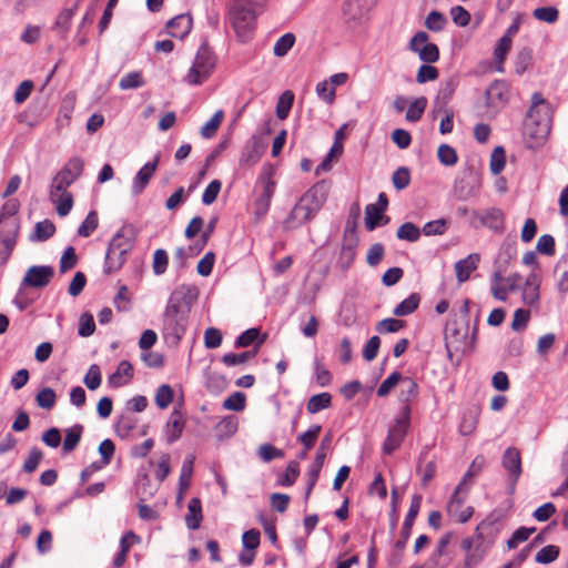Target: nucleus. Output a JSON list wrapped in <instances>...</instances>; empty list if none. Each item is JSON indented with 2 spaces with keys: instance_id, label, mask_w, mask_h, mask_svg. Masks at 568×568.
Listing matches in <instances>:
<instances>
[{
  "instance_id": "obj_1",
  "label": "nucleus",
  "mask_w": 568,
  "mask_h": 568,
  "mask_svg": "<svg viewBox=\"0 0 568 568\" xmlns=\"http://www.w3.org/2000/svg\"><path fill=\"white\" fill-rule=\"evenodd\" d=\"M328 191L329 186L325 181H320L310 187L283 221V227L295 230L313 220L326 202Z\"/></svg>"
},
{
  "instance_id": "obj_2",
  "label": "nucleus",
  "mask_w": 568,
  "mask_h": 568,
  "mask_svg": "<svg viewBox=\"0 0 568 568\" xmlns=\"http://www.w3.org/2000/svg\"><path fill=\"white\" fill-rule=\"evenodd\" d=\"M266 0H233L229 7V20L242 42L252 38L256 18L265 8Z\"/></svg>"
},
{
  "instance_id": "obj_3",
  "label": "nucleus",
  "mask_w": 568,
  "mask_h": 568,
  "mask_svg": "<svg viewBox=\"0 0 568 568\" xmlns=\"http://www.w3.org/2000/svg\"><path fill=\"white\" fill-rule=\"evenodd\" d=\"M133 248V237L129 230L121 227L111 239L104 260V273L111 274L122 267L126 261V254Z\"/></svg>"
},
{
  "instance_id": "obj_4",
  "label": "nucleus",
  "mask_w": 568,
  "mask_h": 568,
  "mask_svg": "<svg viewBox=\"0 0 568 568\" xmlns=\"http://www.w3.org/2000/svg\"><path fill=\"white\" fill-rule=\"evenodd\" d=\"M550 114L527 111L523 126L524 143L528 149H538L544 145L550 133Z\"/></svg>"
},
{
  "instance_id": "obj_5",
  "label": "nucleus",
  "mask_w": 568,
  "mask_h": 568,
  "mask_svg": "<svg viewBox=\"0 0 568 568\" xmlns=\"http://www.w3.org/2000/svg\"><path fill=\"white\" fill-rule=\"evenodd\" d=\"M214 67L215 57L213 51L206 43H202L185 78L186 82L193 85L203 83L211 75Z\"/></svg>"
},
{
  "instance_id": "obj_6",
  "label": "nucleus",
  "mask_w": 568,
  "mask_h": 568,
  "mask_svg": "<svg viewBox=\"0 0 568 568\" xmlns=\"http://www.w3.org/2000/svg\"><path fill=\"white\" fill-rule=\"evenodd\" d=\"M410 426V407L404 405L394 423L389 425L387 436L383 444V453L393 454L403 443Z\"/></svg>"
},
{
  "instance_id": "obj_7",
  "label": "nucleus",
  "mask_w": 568,
  "mask_h": 568,
  "mask_svg": "<svg viewBox=\"0 0 568 568\" xmlns=\"http://www.w3.org/2000/svg\"><path fill=\"white\" fill-rule=\"evenodd\" d=\"M189 314L181 311H165L163 313L162 334L166 343L176 346L184 336L187 327Z\"/></svg>"
},
{
  "instance_id": "obj_8",
  "label": "nucleus",
  "mask_w": 568,
  "mask_h": 568,
  "mask_svg": "<svg viewBox=\"0 0 568 568\" xmlns=\"http://www.w3.org/2000/svg\"><path fill=\"white\" fill-rule=\"evenodd\" d=\"M509 84L505 80L493 81L484 93V106L488 115H496L509 101Z\"/></svg>"
},
{
  "instance_id": "obj_9",
  "label": "nucleus",
  "mask_w": 568,
  "mask_h": 568,
  "mask_svg": "<svg viewBox=\"0 0 568 568\" xmlns=\"http://www.w3.org/2000/svg\"><path fill=\"white\" fill-rule=\"evenodd\" d=\"M83 169L84 161L82 158H71L52 179L51 185H53V190L65 191L81 176Z\"/></svg>"
},
{
  "instance_id": "obj_10",
  "label": "nucleus",
  "mask_w": 568,
  "mask_h": 568,
  "mask_svg": "<svg viewBox=\"0 0 568 568\" xmlns=\"http://www.w3.org/2000/svg\"><path fill=\"white\" fill-rule=\"evenodd\" d=\"M423 497L422 495L415 494L412 497L410 506L403 523L399 538L396 540L394 548L396 551L397 560H400L402 554L406 547V544L412 535V529L415 523L416 517L420 510Z\"/></svg>"
},
{
  "instance_id": "obj_11",
  "label": "nucleus",
  "mask_w": 568,
  "mask_h": 568,
  "mask_svg": "<svg viewBox=\"0 0 568 568\" xmlns=\"http://www.w3.org/2000/svg\"><path fill=\"white\" fill-rule=\"evenodd\" d=\"M197 297V288L193 285L181 284L169 296L165 311H181L190 313L191 305Z\"/></svg>"
},
{
  "instance_id": "obj_12",
  "label": "nucleus",
  "mask_w": 568,
  "mask_h": 568,
  "mask_svg": "<svg viewBox=\"0 0 568 568\" xmlns=\"http://www.w3.org/2000/svg\"><path fill=\"white\" fill-rule=\"evenodd\" d=\"M454 534L445 532L437 541L435 549L420 568H447L454 558V552L448 548Z\"/></svg>"
},
{
  "instance_id": "obj_13",
  "label": "nucleus",
  "mask_w": 568,
  "mask_h": 568,
  "mask_svg": "<svg viewBox=\"0 0 568 568\" xmlns=\"http://www.w3.org/2000/svg\"><path fill=\"white\" fill-rule=\"evenodd\" d=\"M428 34L425 31H418L410 39L408 49L418 54V58L425 63H435L439 60V49L437 44L428 42Z\"/></svg>"
},
{
  "instance_id": "obj_14",
  "label": "nucleus",
  "mask_w": 568,
  "mask_h": 568,
  "mask_svg": "<svg viewBox=\"0 0 568 568\" xmlns=\"http://www.w3.org/2000/svg\"><path fill=\"white\" fill-rule=\"evenodd\" d=\"M54 276V268L50 265H33L29 267L21 281V287L42 288L49 285Z\"/></svg>"
},
{
  "instance_id": "obj_15",
  "label": "nucleus",
  "mask_w": 568,
  "mask_h": 568,
  "mask_svg": "<svg viewBox=\"0 0 568 568\" xmlns=\"http://www.w3.org/2000/svg\"><path fill=\"white\" fill-rule=\"evenodd\" d=\"M258 182L263 185V191L255 201V210L257 214H265L270 209L276 185L275 181L272 179V171L264 169L258 178Z\"/></svg>"
},
{
  "instance_id": "obj_16",
  "label": "nucleus",
  "mask_w": 568,
  "mask_h": 568,
  "mask_svg": "<svg viewBox=\"0 0 568 568\" xmlns=\"http://www.w3.org/2000/svg\"><path fill=\"white\" fill-rule=\"evenodd\" d=\"M160 153L155 154L152 161L145 163L136 173L132 182V193L134 195L141 194L144 189L148 186L150 180L154 175L159 163H160Z\"/></svg>"
},
{
  "instance_id": "obj_17",
  "label": "nucleus",
  "mask_w": 568,
  "mask_h": 568,
  "mask_svg": "<svg viewBox=\"0 0 568 568\" xmlns=\"http://www.w3.org/2000/svg\"><path fill=\"white\" fill-rule=\"evenodd\" d=\"M540 282L539 274L535 270H531L521 287V301L525 305L530 307L538 305L540 298Z\"/></svg>"
},
{
  "instance_id": "obj_18",
  "label": "nucleus",
  "mask_w": 568,
  "mask_h": 568,
  "mask_svg": "<svg viewBox=\"0 0 568 568\" xmlns=\"http://www.w3.org/2000/svg\"><path fill=\"white\" fill-rule=\"evenodd\" d=\"M503 466L509 474L510 489L513 491L521 475V458L517 448L509 447L505 450L503 456Z\"/></svg>"
},
{
  "instance_id": "obj_19",
  "label": "nucleus",
  "mask_w": 568,
  "mask_h": 568,
  "mask_svg": "<svg viewBox=\"0 0 568 568\" xmlns=\"http://www.w3.org/2000/svg\"><path fill=\"white\" fill-rule=\"evenodd\" d=\"M473 216L479 220L483 226L500 232L504 230V212L498 207L474 211Z\"/></svg>"
},
{
  "instance_id": "obj_20",
  "label": "nucleus",
  "mask_w": 568,
  "mask_h": 568,
  "mask_svg": "<svg viewBox=\"0 0 568 568\" xmlns=\"http://www.w3.org/2000/svg\"><path fill=\"white\" fill-rule=\"evenodd\" d=\"M192 26V16L190 13H182L169 20L166 29L171 37L184 39L191 32Z\"/></svg>"
},
{
  "instance_id": "obj_21",
  "label": "nucleus",
  "mask_w": 568,
  "mask_h": 568,
  "mask_svg": "<svg viewBox=\"0 0 568 568\" xmlns=\"http://www.w3.org/2000/svg\"><path fill=\"white\" fill-rule=\"evenodd\" d=\"M468 334L467 326L464 329L457 327L456 322L448 323L445 329V346L448 357H452L453 349L459 351V345L464 343Z\"/></svg>"
},
{
  "instance_id": "obj_22",
  "label": "nucleus",
  "mask_w": 568,
  "mask_h": 568,
  "mask_svg": "<svg viewBox=\"0 0 568 568\" xmlns=\"http://www.w3.org/2000/svg\"><path fill=\"white\" fill-rule=\"evenodd\" d=\"M50 201L55 204L58 215L65 216L70 213L73 206V196L68 191H54L53 185H50L49 191Z\"/></svg>"
},
{
  "instance_id": "obj_23",
  "label": "nucleus",
  "mask_w": 568,
  "mask_h": 568,
  "mask_svg": "<svg viewBox=\"0 0 568 568\" xmlns=\"http://www.w3.org/2000/svg\"><path fill=\"white\" fill-rule=\"evenodd\" d=\"M480 256L477 253H471L467 257L459 260L455 264L456 277L459 283L466 282L471 272H474L479 264Z\"/></svg>"
},
{
  "instance_id": "obj_24",
  "label": "nucleus",
  "mask_w": 568,
  "mask_h": 568,
  "mask_svg": "<svg viewBox=\"0 0 568 568\" xmlns=\"http://www.w3.org/2000/svg\"><path fill=\"white\" fill-rule=\"evenodd\" d=\"M462 489H463V484H459L456 487L455 493L452 497V500L448 505V511L454 518H456V520L458 523L464 524V523L468 521L469 518L471 517L473 507L468 506L460 511L457 510L464 503L463 498L459 497Z\"/></svg>"
},
{
  "instance_id": "obj_25",
  "label": "nucleus",
  "mask_w": 568,
  "mask_h": 568,
  "mask_svg": "<svg viewBox=\"0 0 568 568\" xmlns=\"http://www.w3.org/2000/svg\"><path fill=\"white\" fill-rule=\"evenodd\" d=\"M184 424L185 423L182 414L178 409H173L165 428V437L168 444H173L181 437L184 429Z\"/></svg>"
},
{
  "instance_id": "obj_26",
  "label": "nucleus",
  "mask_w": 568,
  "mask_h": 568,
  "mask_svg": "<svg viewBox=\"0 0 568 568\" xmlns=\"http://www.w3.org/2000/svg\"><path fill=\"white\" fill-rule=\"evenodd\" d=\"M202 519L203 515L201 500L196 497L191 498L187 504V513L185 515L186 527L191 530H196L200 528Z\"/></svg>"
},
{
  "instance_id": "obj_27",
  "label": "nucleus",
  "mask_w": 568,
  "mask_h": 568,
  "mask_svg": "<svg viewBox=\"0 0 568 568\" xmlns=\"http://www.w3.org/2000/svg\"><path fill=\"white\" fill-rule=\"evenodd\" d=\"M357 243L358 241L355 236L345 237L338 260L343 270H347L353 264Z\"/></svg>"
},
{
  "instance_id": "obj_28",
  "label": "nucleus",
  "mask_w": 568,
  "mask_h": 568,
  "mask_svg": "<svg viewBox=\"0 0 568 568\" xmlns=\"http://www.w3.org/2000/svg\"><path fill=\"white\" fill-rule=\"evenodd\" d=\"M55 233V225L50 220H43L34 225V231L29 235L30 242H44L51 239Z\"/></svg>"
},
{
  "instance_id": "obj_29",
  "label": "nucleus",
  "mask_w": 568,
  "mask_h": 568,
  "mask_svg": "<svg viewBox=\"0 0 568 568\" xmlns=\"http://www.w3.org/2000/svg\"><path fill=\"white\" fill-rule=\"evenodd\" d=\"M383 211L376 204H367L365 207V226L368 231H374L381 224L388 223L389 219L383 215Z\"/></svg>"
},
{
  "instance_id": "obj_30",
  "label": "nucleus",
  "mask_w": 568,
  "mask_h": 568,
  "mask_svg": "<svg viewBox=\"0 0 568 568\" xmlns=\"http://www.w3.org/2000/svg\"><path fill=\"white\" fill-rule=\"evenodd\" d=\"M79 2H75L73 7L63 9L57 17L53 30L58 32L59 36L64 37L70 27L73 16L77 12Z\"/></svg>"
},
{
  "instance_id": "obj_31",
  "label": "nucleus",
  "mask_w": 568,
  "mask_h": 568,
  "mask_svg": "<svg viewBox=\"0 0 568 568\" xmlns=\"http://www.w3.org/2000/svg\"><path fill=\"white\" fill-rule=\"evenodd\" d=\"M19 224L16 223L12 229V234L4 237H0V265H4L9 260L17 242V235L19 233Z\"/></svg>"
},
{
  "instance_id": "obj_32",
  "label": "nucleus",
  "mask_w": 568,
  "mask_h": 568,
  "mask_svg": "<svg viewBox=\"0 0 568 568\" xmlns=\"http://www.w3.org/2000/svg\"><path fill=\"white\" fill-rule=\"evenodd\" d=\"M84 427L81 424H75L70 428L64 430L65 436L62 445V449L64 453H70L77 448L79 445Z\"/></svg>"
},
{
  "instance_id": "obj_33",
  "label": "nucleus",
  "mask_w": 568,
  "mask_h": 568,
  "mask_svg": "<svg viewBox=\"0 0 568 568\" xmlns=\"http://www.w3.org/2000/svg\"><path fill=\"white\" fill-rule=\"evenodd\" d=\"M122 376H125L128 379L133 377V366L129 361H121L116 371L109 376L110 386L120 387L126 384V382L122 381Z\"/></svg>"
},
{
  "instance_id": "obj_34",
  "label": "nucleus",
  "mask_w": 568,
  "mask_h": 568,
  "mask_svg": "<svg viewBox=\"0 0 568 568\" xmlns=\"http://www.w3.org/2000/svg\"><path fill=\"white\" fill-rule=\"evenodd\" d=\"M194 462H195V456L189 455L182 464L181 474H180V478H179V490H180L179 497H181L182 494L190 487L191 478L193 475Z\"/></svg>"
},
{
  "instance_id": "obj_35",
  "label": "nucleus",
  "mask_w": 568,
  "mask_h": 568,
  "mask_svg": "<svg viewBox=\"0 0 568 568\" xmlns=\"http://www.w3.org/2000/svg\"><path fill=\"white\" fill-rule=\"evenodd\" d=\"M457 88V81L454 79H449L443 82L439 87L437 97L435 99V103L439 108H444L452 100Z\"/></svg>"
},
{
  "instance_id": "obj_36",
  "label": "nucleus",
  "mask_w": 568,
  "mask_h": 568,
  "mask_svg": "<svg viewBox=\"0 0 568 568\" xmlns=\"http://www.w3.org/2000/svg\"><path fill=\"white\" fill-rule=\"evenodd\" d=\"M420 303V296L417 293H412L407 298L402 301L394 310L395 316L402 317L414 313Z\"/></svg>"
},
{
  "instance_id": "obj_37",
  "label": "nucleus",
  "mask_w": 568,
  "mask_h": 568,
  "mask_svg": "<svg viewBox=\"0 0 568 568\" xmlns=\"http://www.w3.org/2000/svg\"><path fill=\"white\" fill-rule=\"evenodd\" d=\"M332 405V395L329 393H321L313 395L307 404L306 409L310 414H316L323 409L331 407Z\"/></svg>"
},
{
  "instance_id": "obj_38",
  "label": "nucleus",
  "mask_w": 568,
  "mask_h": 568,
  "mask_svg": "<svg viewBox=\"0 0 568 568\" xmlns=\"http://www.w3.org/2000/svg\"><path fill=\"white\" fill-rule=\"evenodd\" d=\"M418 395V385L410 377H402L399 400L408 405Z\"/></svg>"
},
{
  "instance_id": "obj_39",
  "label": "nucleus",
  "mask_w": 568,
  "mask_h": 568,
  "mask_svg": "<svg viewBox=\"0 0 568 568\" xmlns=\"http://www.w3.org/2000/svg\"><path fill=\"white\" fill-rule=\"evenodd\" d=\"M262 343H263V341H260L257 343V346H260ZM257 352H258V347H256L254 351H247V352H243V353H240V354L227 353V354L223 355L222 362L226 366L241 365V364L246 363L251 358L255 357Z\"/></svg>"
},
{
  "instance_id": "obj_40",
  "label": "nucleus",
  "mask_w": 568,
  "mask_h": 568,
  "mask_svg": "<svg viewBox=\"0 0 568 568\" xmlns=\"http://www.w3.org/2000/svg\"><path fill=\"white\" fill-rule=\"evenodd\" d=\"M510 48H511V38L508 34L503 36L494 51V58H495L496 63L498 64L496 68L497 71H499V72L504 71L503 64H504V61H505L506 55L509 52Z\"/></svg>"
},
{
  "instance_id": "obj_41",
  "label": "nucleus",
  "mask_w": 568,
  "mask_h": 568,
  "mask_svg": "<svg viewBox=\"0 0 568 568\" xmlns=\"http://www.w3.org/2000/svg\"><path fill=\"white\" fill-rule=\"evenodd\" d=\"M427 99L425 97L416 98L408 106L405 119L408 122H417L422 119L426 108Z\"/></svg>"
},
{
  "instance_id": "obj_42",
  "label": "nucleus",
  "mask_w": 568,
  "mask_h": 568,
  "mask_svg": "<svg viewBox=\"0 0 568 568\" xmlns=\"http://www.w3.org/2000/svg\"><path fill=\"white\" fill-rule=\"evenodd\" d=\"M555 273L558 277L557 287L561 293L568 292V255L562 256L556 264Z\"/></svg>"
},
{
  "instance_id": "obj_43",
  "label": "nucleus",
  "mask_w": 568,
  "mask_h": 568,
  "mask_svg": "<svg viewBox=\"0 0 568 568\" xmlns=\"http://www.w3.org/2000/svg\"><path fill=\"white\" fill-rule=\"evenodd\" d=\"M145 84L141 71H132L128 74L123 75L119 82V88L121 90H132L142 88Z\"/></svg>"
},
{
  "instance_id": "obj_44",
  "label": "nucleus",
  "mask_w": 568,
  "mask_h": 568,
  "mask_svg": "<svg viewBox=\"0 0 568 568\" xmlns=\"http://www.w3.org/2000/svg\"><path fill=\"white\" fill-rule=\"evenodd\" d=\"M396 236L399 240H405V241H408V242H416L420 237V230L414 223L406 222V223H403L398 227V230L396 232Z\"/></svg>"
},
{
  "instance_id": "obj_45",
  "label": "nucleus",
  "mask_w": 568,
  "mask_h": 568,
  "mask_svg": "<svg viewBox=\"0 0 568 568\" xmlns=\"http://www.w3.org/2000/svg\"><path fill=\"white\" fill-rule=\"evenodd\" d=\"M532 17L546 23H555L559 18V11L556 7H539L532 11Z\"/></svg>"
},
{
  "instance_id": "obj_46",
  "label": "nucleus",
  "mask_w": 568,
  "mask_h": 568,
  "mask_svg": "<svg viewBox=\"0 0 568 568\" xmlns=\"http://www.w3.org/2000/svg\"><path fill=\"white\" fill-rule=\"evenodd\" d=\"M295 43V36L293 33H285L277 39L274 44L273 53L275 57H284L292 49Z\"/></svg>"
},
{
  "instance_id": "obj_47",
  "label": "nucleus",
  "mask_w": 568,
  "mask_h": 568,
  "mask_svg": "<svg viewBox=\"0 0 568 568\" xmlns=\"http://www.w3.org/2000/svg\"><path fill=\"white\" fill-rule=\"evenodd\" d=\"M246 406V396L242 392H234L223 402V408L233 412H242Z\"/></svg>"
},
{
  "instance_id": "obj_48",
  "label": "nucleus",
  "mask_w": 568,
  "mask_h": 568,
  "mask_svg": "<svg viewBox=\"0 0 568 568\" xmlns=\"http://www.w3.org/2000/svg\"><path fill=\"white\" fill-rule=\"evenodd\" d=\"M224 113L222 110L216 111L213 116L201 128V135L205 139L212 138L220 124L222 123Z\"/></svg>"
},
{
  "instance_id": "obj_49",
  "label": "nucleus",
  "mask_w": 568,
  "mask_h": 568,
  "mask_svg": "<svg viewBox=\"0 0 568 568\" xmlns=\"http://www.w3.org/2000/svg\"><path fill=\"white\" fill-rule=\"evenodd\" d=\"M439 162L445 166H453L457 163L458 156L456 150L448 144H440L437 150Z\"/></svg>"
},
{
  "instance_id": "obj_50",
  "label": "nucleus",
  "mask_w": 568,
  "mask_h": 568,
  "mask_svg": "<svg viewBox=\"0 0 568 568\" xmlns=\"http://www.w3.org/2000/svg\"><path fill=\"white\" fill-rule=\"evenodd\" d=\"M506 165V153L503 146H496L490 155V171L493 174H499Z\"/></svg>"
},
{
  "instance_id": "obj_51",
  "label": "nucleus",
  "mask_w": 568,
  "mask_h": 568,
  "mask_svg": "<svg viewBox=\"0 0 568 568\" xmlns=\"http://www.w3.org/2000/svg\"><path fill=\"white\" fill-rule=\"evenodd\" d=\"M99 220L95 211H90L78 229V234L82 237H89L98 227Z\"/></svg>"
},
{
  "instance_id": "obj_52",
  "label": "nucleus",
  "mask_w": 568,
  "mask_h": 568,
  "mask_svg": "<svg viewBox=\"0 0 568 568\" xmlns=\"http://www.w3.org/2000/svg\"><path fill=\"white\" fill-rule=\"evenodd\" d=\"M321 430V425H312L305 433L298 436V442L304 448H306V450H311L314 447Z\"/></svg>"
},
{
  "instance_id": "obj_53",
  "label": "nucleus",
  "mask_w": 568,
  "mask_h": 568,
  "mask_svg": "<svg viewBox=\"0 0 568 568\" xmlns=\"http://www.w3.org/2000/svg\"><path fill=\"white\" fill-rule=\"evenodd\" d=\"M294 94L291 91H285L278 99L276 105V115L278 119L284 120L287 118L293 105Z\"/></svg>"
},
{
  "instance_id": "obj_54",
  "label": "nucleus",
  "mask_w": 568,
  "mask_h": 568,
  "mask_svg": "<svg viewBox=\"0 0 568 568\" xmlns=\"http://www.w3.org/2000/svg\"><path fill=\"white\" fill-rule=\"evenodd\" d=\"M324 463L322 460H318V459H315L313 460V463L310 465V468H308V471H307V487H306V493H305V497L307 498L314 486L316 485V481L320 477V473H321V469L323 467Z\"/></svg>"
},
{
  "instance_id": "obj_55",
  "label": "nucleus",
  "mask_w": 568,
  "mask_h": 568,
  "mask_svg": "<svg viewBox=\"0 0 568 568\" xmlns=\"http://www.w3.org/2000/svg\"><path fill=\"white\" fill-rule=\"evenodd\" d=\"M447 23L446 17L439 11H430L425 20V27L434 32H439Z\"/></svg>"
},
{
  "instance_id": "obj_56",
  "label": "nucleus",
  "mask_w": 568,
  "mask_h": 568,
  "mask_svg": "<svg viewBox=\"0 0 568 568\" xmlns=\"http://www.w3.org/2000/svg\"><path fill=\"white\" fill-rule=\"evenodd\" d=\"M261 159V152L258 151L256 143L247 144L242 151L240 163L243 165H254Z\"/></svg>"
},
{
  "instance_id": "obj_57",
  "label": "nucleus",
  "mask_w": 568,
  "mask_h": 568,
  "mask_svg": "<svg viewBox=\"0 0 568 568\" xmlns=\"http://www.w3.org/2000/svg\"><path fill=\"white\" fill-rule=\"evenodd\" d=\"M392 182L397 191L406 189L410 183V172L406 166H399L392 176Z\"/></svg>"
},
{
  "instance_id": "obj_58",
  "label": "nucleus",
  "mask_w": 568,
  "mask_h": 568,
  "mask_svg": "<svg viewBox=\"0 0 568 568\" xmlns=\"http://www.w3.org/2000/svg\"><path fill=\"white\" fill-rule=\"evenodd\" d=\"M169 264V255L165 250L158 248L153 254L152 268L155 275H162L165 273Z\"/></svg>"
},
{
  "instance_id": "obj_59",
  "label": "nucleus",
  "mask_w": 568,
  "mask_h": 568,
  "mask_svg": "<svg viewBox=\"0 0 568 568\" xmlns=\"http://www.w3.org/2000/svg\"><path fill=\"white\" fill-rule=\"evenodd\" d=\"M536 531L535 527H519L514 531L511 537L507 540L508 549L516 548L519 544L526 541L531 534Z\"/></svg>"
},
{
  "instance_id": "obj_60",
  "label": "nucleus",
  "mask_w": 568,
  "mask_h": 568,
  "mask_svg": "<svg viewBox=\"0 0 568 568\" xmlns=\"http://www.w3.org/2000/svg\"><path fill=\"white\" fill-rule=\"evenodd\" d=\"M36 400L39 407L51 409L57 400L55 392L50 387H44L37 394Z\"/></svg>"
},
{
  "instance_id": "obj_61",
  "label": "nucleus",
  "mask_w": 568,
  "mask_h": 568,
  "mask_svg": "<svg viewBox=\"0 0 568 568\" xmlns=\"http://www.w3.org/2000/svg\"><path fill=\"white\" fill-rule=\"evenodd\" d=\"M257 454H258V457L264 463H270L273 459L283 458L284 457V452L282 449H280V448H276L272 444H262L258 447Z\"/></svg>"
},
{
  "instance_id": "obj_62",
  "label": "nucleus",
  "mask_w": 568,
  "mask_h": 568,
  "mask_svg": "<svg viewBox=\"0 0 568 568\" xmlns=\"http://www.w3.org/2000/svg\"><path fill=\"white\" fill-rule=\"evenodd\" d=\"M42 458H43L42 450L39 449L38 447H32L29 452L27 459L23 463V466H22L23 471H26L28 474L33 473L38 468Z\"/></svg>"
},
{
  "instance_id": "obj_63",
  "label": "nucleus",
  "mask_w": 568,
  "mask_h": 568,
  "mask_svg": "<svg viewBox=\"0 0 568 568\" xmlns=\"http://www.w3.org/2000/svg\"><path fill=\"white\" fill-rule=\"evenodd\" d=\"M559 556V547L555 545H548L542 547L536 555V561L539 564H550L555 561Z\"/></svg>"
},
{
  "instance_id": "obj_64",
  "label": "nucleus",
  "mask_w": 568,
  "mask_h": 568,
  "mask_svg": "<svg viewBox=\"0 0 568 568\" xmlns=\"http://www.w3.org/2000/svg\"><path fill=\"white\" fill-rule=\"evenodd\" d=\"M173 400V390L171 386L161 385L155 394V404L160 409L166 408Z\"/></svg>"
}]
</instances>
